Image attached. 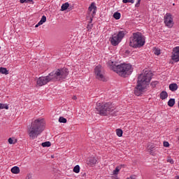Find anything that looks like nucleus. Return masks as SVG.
<instances>
[{"label":"nucleus","instance_id":"obj_1","mask_svg":"<svg viewBox=\"0 0 179 179\" xmlns=\"http://www.w3.org/2000/svg\"><path fill=\"white\" fill-rule=\"evenodd\" d=\"M152 80V73L148 71H143L138 78L137 85L134 88V94L136 96H141L143 94V92L146 90L148 86H149Z\"/></svg>","mask_w":179,"mask_h":179},{"label":"nucleus","instance_id":"obj_2","mask_svg":"<svg viewBox=\"0 0 179 179\" xmlns=\"http://www.w3.org/2000/svg\"><path fill=\"white\" fill-rule=\"evenodd\" d=\"M108 65L110 69L117 73V75L122 78H127V76H129V75H131L132 72H134V68L130 64L124 63L117 64L116 62L110 60L108 62Z\"/></svg>","mask_w":179,"mask_h":179},{"label":"nucleus","instance_id":"obj_3","mask_svg":"<svg viewBox=\"0 0 179 179\" xmlns=\"http://www.w3.org/2000/svg\"><path fill=\"white\" fill-rule=\"evenodd\" d=\"M43 127H44V119L35 120L28 129L29 138L36 139L43 132Z\"/></svg>","mask_w":179,"mask_h":179},{"label":"nucleus","instance_id":"obj_4","mask_svg":"<svg viewBox=\"0 0 179 179\" xmlns=\"http://www.w3.org/2000/svg\"><path fill=\"white\" fill-rule=\"evenodd\" d=\"M96 110L97 114L100 115H116L117 114L114 104L110 102L106 103H101L100 102L96 103Z\"/></svg>","mask_w":179,"mask_h":179},{"label":"nucleus","instance_id":"obj_5","mask_svg":"<svg viewBox=\"0 0 179 179\" xmlns=\"http://www.w3.org/2000/svg\"><path fill=\"white\" fill-rule=\"evenodd\" d=\"M146 43V38L141 32L133 33L129 38V45L132 48H141L143 47Z\"/></svg>","mask_w":179,"mask_h":179},{"label":"nucleus","instance_id":"obj_6","mask_svg":"<svg viewBox=\"0 0 179 179\" xmlns=\"http://www.w3.org/2000/svg\"><path fill=\"white\" fill-rule=\"evenodd\" d=\"M69 75V70L66 68L59 69L50 73V76L52 78V82H61V80L66 79Z\"/></svg>","mask_w":179,"mask_h":179},{"label":"nucleus","instance_id":"obj_7","mask_svg":"<svg viewBox=\"0 0 179 179\" xmlns=\"http://www.w3.org/2000/svg\"><path fill=\"white\" fill-rule=\"evenodd\" d=\"M127 33V30H121L117 34H113L109 39L110 44L114 45V47L118 45V44L122 41L124 37H125V35Z\"/></svg>","mask_w":179,"mask_h":179},{"label":"nucleus","instance_id":"obj_8","mask_svg":"<svg viewBox=\"0 0 179 179\" xmlns=\"http://www.w3.org/2000/svg\"><path fill=\"white\" fill-rule=\"evenodd\" d=\"M94 75L98 80L106 82V76H104V71H103L101 66L98 65L94 68Z\"/></svg>","mask_w":179,"mask_h":179},{"label":"nucleus","instance_id":"obj_9","mask_svg":"<svg viewBox=\"0 0 179 179\" xmlns=\"http://www.w3.org/2000/svg\"><path fill=\"white\" fill-rule=\"evenodd\" d=\"M50 82H52V78H51V76H50V73H49L46 76L39 77L36 80V85L37 86L41 87L47 85V83H50Z\"/></svg>","mask_w":179,"mask_h":179},{"label":"nucleus","instance_id":"obj_10","mask_svg":"<svg viewBox=\"0 0 179 179\" xmlns=\"http://www.w3.org/2000/svg\"><path fill=\"white\" fill-rule=\"evenodd\" d=\"M164 22L166 27L171 29L174 26V21L173 20V15L171 13H167L164 17Z\"/></svg>","mask_w":179,"mask_h":179},{"label":"nucleus","instance_id":"obj_11","mask_svg":"<svg viewBox=\"0 0 179 179\" xmlns=\"http://www.w3.org/2000/svg\"><path fill=\"white\" fill-rule=\"evenodd\" d=\"M171 59L175 62H179V46L173 48Z\"/></svg>","mask_w":179,"mask_h":179},{"label":"nucleus","instance_id":"obj_12","mask_svg":"<svg viewBox=\"0 0 179 179\" xmlns=\"http://www.w3.org/2000/svg\"><path fill=\"white\" fill-rule=\"evenodd\" d=\"M88 10L90 12V15H91L93 17V16L96 15V11L97 10V6H96V3H92L88 8Z\"/></svg>","mask_w":179,"mask_h":179},{"label":"nucleus","instance_id":"obj_13","mask_svg":"<svg viewBox=\"0 0 179 179\" xmlns=\"http://www.w3.org/2000/svg\"><path fill=\"white\" fill-rule=\"evenodd\" d=\"M178 89V85L177 83H171L169 85V90L171 92H176Z\"/></svg>","mask_w":179,"mask_h":179},{"label":"nucleus","instance_id":"obj_14","mask_svg":"<svg viewBox=\"0 0 179 179\" xmlns=\"http://www.w3.org/2000/svg\"><path fill=\"white\" fill-rule=\"evenodd\" d=\"M13 174H19L20 173V169L18 166H14L10 170Z\"/></svg>","mask_w":179,"mask_h":179},{"label":"nucleus","instance_id":"obj_15","mask_svg":"<svg viewBox=\"0 0 179 179\" xmlns=\"http://www.w3.org/2000/svg\"><path fill=\"white\" fill-rule=\"evenodd\" d=\"M167 97H169V94H167V92L162 91L160 93V99H162V100H166Z\"/></svg>","mask_w":179,"mask_h":179},{"label":"nucleus","instance_id":"obj_16","mask_svg":"<svg viewBox=\"0 0 179 179\" xmlns=\"http://www.w3.org/2000/svg\"><path fill=\"white\" fill-rule=\"evenodd\" d=\"M0 73H2V75H9V71L6 68L0 67Z\"/></svg>","mask_w":179,"mask_h":179},{"label":"nucleus","instance_id":"obj_17","mask_svg":"<svg viewBox=\"0 0 179 179\" xmlns=\"http://www.w3.org/2000/svg\"><path fill=\"white\" fill-rule=\"evenodd\" d=\"M69 8V3L66 2L62 5L61 10L62 12H64V10H66Z\"/></svg>","mask_w":179,"mask_h":179},{"label":"nucleus","instance_id":"obj_18","mask_svg":"<svg viewBox=\"0 0 179 179\" xmlns=\"http://www.w3.org/2000/svg\"><path fill=\"white\" fill-rule=\"evenodd\" d=\"M88 163H90V164H96V163H97V159H96V158H94V157H91L88 159Z\"/></svg>","mask_w":179,"mask_h":179},{"label":"nucleus","instance_id":"obj_19","mask_svg":"<svg viewBox=\"0 0 179 179\" xmlns=\"http://www.w3.org/2000/svg\"><path fill=\"white\" fill-rule=\"evenodd\" d=\"M176 104V99H170L168 101L169 107H173Z\"/></svg>","mask_w":179,"mask_h":179},{"label":"nucleus","instance_id":"obj_20","mask_svg":"<svg viewBox=\"0 0 179 179\" xmlns=\"http://www.w3.org/2000/svg\"><path fill=\"white\" fill-rule=\"evenodd\" d=\"M9 110V105L7 103H0V110Z\"/></svg>","mask_w":179,"mask_h":179},{"label":"nucleus","instance_id":"obj_21","mask_svg":"<svg viewBox=\"0 0 179 179\" xmlns=\"http://www.w3.org/2000/svg\"><path fill=\"white\" fill-rule=\"evenodd\" d=\"M113 17L116 20H120V19H121V13L119 12H115L113 14Z\"/></svg>","mask_w":179,"mask_h":179},{"label":"nucleus","instance_id":"obj_22","mask_svg":"<svg viewBox=\"0 0 179 179\" xmlns=\"http://www.w3.org/2000/svg\"><path fill=\"white\" fill-rule=\"evenodd\" d=\"M41 146H43V148H50V146H51V143L50 141H45L42 143Z\"/></svg>","mask_w":179,"mask_h":179},{"label":"nucleus","instance_id":"obj_23","mask_svg":"<svg viewBox=\"0 0 179 179\" xmlns=\"http://www.w3.org/2000/svg\"><path fill=\"white\" fill-rule=\"evenodd\" d=\"M73 173H76L78 174L80 171V166L79 165H76L73 169Z\"/></svg>","mask_w":179,"mask_h":179},{"label":"nucleus","instance_id":"obj_24","mask_svg":"<svg viewBox=\"0 0 179 179\" xmlns=\"http://www.w3.org/2000/svg\"><path fill=\"white\" fill-rule=\"evenodd\" d=\"M122 129H116V134L119 136V138H121L122 136Z\"/></svg>","mask_w":179,"mask_h":179},{"label":"nucleus","instance_id":"obj_25","mask_svg":"<svg viewBox=\"0 0 179 179\" xmlns=\"http://www.w3.org/2000/svg\"><path fill=\"white\" fill-rule=\"evenodd\" d=\"M45 22H47V17H45V15H43L41 20L39 21L40 24H44L45 23Z\"/></svg>","mask_w":179,"mask_h":179},{"label":"nucleus","instance_id":"obj_26","mask_svg":"<svg viewBox=\"0 0 179 179\" xmlns=\"http://www.w3.org/2000/svg\"><path fill=\"white\" fill-rule=\"evenodd\" d=\"M59 122H61L62 124H66V118H65L64 117H60L59 118Z\"/></svg>","mask_w":179,"mask_h":179},{"label":"nucleus","instance_id":"obj_27","mask_svg":"<svg viewBox=\"0 0 179 179\" xmlns=\"http://www.w3.org/2000/svg\"><path fill=\"white\" fill-rule=\"evenodd\" d=\"M20 3H33V0H20Z\"/></svg>","mask_w":179,"mask_h":179},{"label":"nucleus","instance_id":"obj_28","mask_svg":"<svg viewBox=\"0 0 179 179\" xmlns=\"http://www.w3.org/2000/svg\"><path fill=\"white\" fill-rule=\"evenodd\" d=\"M121 170V168H120V166H117L115 168V169L113 171V174L115 176H117L118 174V173H120V171Z\"/></svg>","mask_w":179,"mask_h":179},{"label":"nucleus","instance_id":"obj_29","mask_svg":"<svg viewBox=\"0 0 179 179\" xmlns=\"http://www.w3.org/2000/svg\"><path fill=\"white\" fill-rule=\"evenodd\" d=\"M8 142L10 145H15V143H16V140H15L14 141L13 138H9Z\"/></svg>","mask_w":179,"mask_h":179},{"label":"nucleus","instance_id":"obj_30","mask_svg":"<svg viewBox=\"0 0 179 179\" xmlns=\"http://www.w3.org/2000/svg\"><path fill=\"white\" fill-rule=\"evenodd\" d=\"M123 3H134L135 0H122Z\"/></svg>","mask_w":179,"mask_h":179},{"label":"nucleus","instance_id":"obj_31","mask_svg":"<svg viewBox=\"0 0 179 179\" xmlns=\"http://www.w3.org/2000/svg\"><path fill=\"white\" fill-rule=\"evenodd\" d=\"M154 53H155V55H160V54H161L160 49L156 48L154 50Z\"/></svg>","mask_w":179,"mask_h":179},{"label":"nucleus","instance_id":"obj_32","mask_svg":"<svg viewBox=\"0 0 179 179\" xmlns=\"http://www.w3.org/2000/svg\"><path fill=\"white\" fill-rule=\"evenodd\" d=\"M148 150L150 152V155H152V156H155V152H153V147H150V148H148Z\"/></svg>","mask_w":179,"mask_h":179},{"label":"nucleus","instance_id":"obj_33","mask_svg":"<svg viewBox=\"0 0 179 179\" xmlns=\"http://www.w3.org/2000/svg\"><path fill=\"white\" fill-rule=\"evenodd\" d=\"M164 148H169L170 146V143L168 141H164Z\"/></svg>","mask_w":179,"mask_h":179},{"label":"nucleus","instance_id":"obj_34","mask_svg":"<svg viewBox=\"0 0 179 179\" xmlns=\"http://www.w3.org/2000/svg\"><path fill=\"white\" fill-rule=\"evenodd\" d=\"M167 162H168V163H171V164H174V160H173V159H171V158H169L167 159Z\"/></svg>","mask_w":179,"mask_h":179},{"label":"nucleus","instance_id":"obj_35","mask_svg":"<svg viewBox=\"0 0 179 179\" xmlns=\"http://www.w3.org/2000/svg\"><path fill=\"white\" fill-rule=\"evenodd\" d=\"M141 5V0H137V3L135 5L136 8H139V6Z\"/></svg>","mask_w":179,"mask_h":179},{"label":"nucleus","instance_id":"obj_36","mask_svg":"<svg viewBox=\"0 0 179 179\" xmlns=\"http://www.w3.org/2000/svg\"><path fill=\"white\" fill-rule=\"evenodd\" d=\"M41 24H40V22H38V24H36L35 25V27L37 28V27H38V26H41Z\"/></svg>","mask_w":179,"mask_h":179},{"label":"nucleus","instance_id":"obj_37","mask_svg":"<svg viewBox=\"0 0 179 179\" xmlns=\"http://www.w3.org/2000/svg\"><path fill=\"white\" fill-rule=\"evenodd\" d=\"M127 179H135V178H134V176H130L129 178H127Z\"/></svg>","mask_w":179,"mask_h":179},{"label":"nucleus","instance_id":"obj_38","mask_svg":"<svg viewBox=\"0 0 179 179\" xmlns=\"http://www.w3.org/2000/svg\"><path fill=\"white\" fill-rule=\"evenodd\" d=\"M76 99H78L76 96H73V100H76Z\"/></svg>","mask_w":179,"mask_h":179},{"label":"nucleus","instance_id":"obj_39","mask_svg":"<svg viewBox=\"0 0 179 179\" xmlns=\"http://www.w3.org/2000/svg\"><path fill=\"white\" fill-rule=\"evenodd\" d=\"M86 176V173H83L82 177H85Z\"/></svg>","mask_w":179,"mask_h":179},{"label":"nucleus","instance_id":"obj_40","mask_svg":"<svg viewBox=\"0 0 179 179\" xmlns=\"http://www.w3.org/2000/svg\"><path fill=\"white\" fill-rule=\"evenodd\" d=\"M175 179H179V176H176L175 177Z\"/></svg>","mask_w":179,"mask_h":179},{"label":"nucleus","instance_id":"obj_41","mask_svg":"<svg viewBox=\"0 0 179 179\" xmlns=\"http://www.w3.org/2000/svg\"><path fill=\"white\" fill-rule=\"evenodd\" d=\"M26 179H31V178L28 177V178H26Z\"/></svg>","mask_w":179,"mask_h":179},{"label":"nucleus","instance_id":"obj_42","mask_svg":"<svg viewBox=\"0 0 179 179\" xmlns=\"http://www.w3.org/2000/svg\"><path fill=\"white\" fill-rule=\"evenodd\" d=\"M93 20V19L91 17V22Z\"/></svg>","mask_w":179,"mask_h":179},{"label":"nucleus","instance_id":"obj_43","mask_svg":"<svg viewBox=\"0 0 179 179\" xmlns=\"http://www.w3.org/2000/svg\"><path fill=\"white\" fill-rule=\"evenodd\" d=\"M0 50H1V46H0Z\"/></svg>","mask_w":179,"mask_h":179}]
</instances>
